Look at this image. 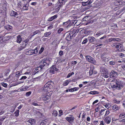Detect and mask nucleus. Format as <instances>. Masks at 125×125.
Wrapping results in <instances>:
<instances>
[{
	"label": "nucleus",
	"mask_w": 125,
	"mask_h": 125,
	"mask_svg": "<svg viewBox=\"0 0 125 125\" xmlns=\"http://www.w3.org/2000/svg\"><path fill=\"white\" fill-rule=\"evenodd\" d=\"M65 0H59V3L58 2L56 4L55 8V9L59 10L60 8L63 3H64Z\"/></svg>",
	"instance_id": "39448f33"
},
{
	"label": "nucleus",
	"mask_w": 125,
	"mask_h": 125,
	"mask_svg": "<svg viewBox=\"0 0 125 125\" xmlns=\"http://www.w3.org/2000/svg\"><path fill=\"white\" fill-rule=\"evenodd\" d=\"M86 115V114H85L84 113H83V114L82 115V118L83 120V118H85V116Z\"/></svg>",
	"instance_id": "052dcab7"
},
{
	"label": "nucleus",
	"mask_w": 125,
	"mask_h": 125,
	"mask_svg": "<svg viewBox=\"0 0 125 125\" xmlns=\"http://www.w3.org/2000/svg\"><path fill=\"white\" fill-rule=\"evenodd\" d=\"M51 88L47 84H45L44 85V87L43 88V90L44 91H48L49 90L48 89H50Z\"/></svg>",
	"instance_id": "2eb2a0df"
},
{
	"label": "nucleus",
	"mask_w": 125,
	"mask_h": 125,
	"mask_svg": "<svg viewBox=\"0 0 125 125\" xmlns=\"http://www.w3.org/2000/svg\"><path fill=\"white\" fill-rule=\"evenodd\" d=\"M29 41V40L28 39H27V40H26L25 41H23L22 42V43H25V44H27V42H28Z\"/></svg>",
	"instance_id": "6e6d98bb"
},
{
	"label": "nucleus",
	"mask_w": 125,
	"mask_h": 125,
	"mask_svg": "<svg viewBox=\"0 0 125 125\" xmlns=\"http://www.w3.org/2000/svg\"><path fill=\"white\" fill-rule=\"evenodd\" d=\"M77 22L78 21L76 20H72L70 22L69 25H70V26L75 25L77 23Z\"/></svg>",
	"instance_id": "dca6fc26"
},
{
	"label": "nucleus",
	"mask_w": 125,
	"mask_h": 125,
	"mask_svg": "<svg viewBox=\"0 0 125 125\" xmlns=\"http://www.w3.org/2000/svg\"><path fill=\"white\" fill-rule=\"evenodd\" d=\"M117 73L114 70H112L110 73V76L111 78L114 77L117 75Z\"/></svg>",
	"instance_id": "9d476101"
},
{
	"label": "nucleus",
	"mask_w": 125,
	"mask_h": 125,
	"mask_svg": "<svg viewBox=\"0 0 125 125\" xmlns=\"http://www.w3.org/2000/svg\"><path fill=\"white\" fill-rule=\"evenodd\" d=\"M39 30H37L33 32V36H34L36 34L39 33Z\"/></svg>",
	"instance_id": "c03bdc74"
},
{
	"label": "nucleus",
	"mask_w": 125,
	"mask_h": 125,
	"mask_svg": "<svg viewBox=\"0 0 125 125\" xmlns=\"http://www.w3.org/2000/svg\"><path fill=\"white\" fill-rule=\"evenodd\" d=\"M53 83V82H52L51 81H48L46 83V84H47L50 87L52 88V87H51V83Z\"/></svg>",
	"instance_id": "f704fd0d"
},
{
	"label": "nucleus",
	"mask_w": 125,
	"mask_h": 125,
	"mask_svg": "<svg viewBox=\"0 0 125 125\" xmlns=\"http://www.w3.org/2000/svg\"><path fill=\"white\" fill-rule=\"evenodd\" d=\"M52 115L54 117H56L58 115L57 111L55 110H52L51 112Z\"/></svg>",
	"instance_id": "4468645a"
},
{
	"label": "nucleus",
	"mask_w": 125,
	"mask_h": 125,
	"mask_svg": "<svg viewBox=\"0 0 125 125\" xmlns=\"http://www.w3.org/2000/svg\"><path fill=\"white\" fill-rule=\"evenodd\" d=\"M109 111H108L107 110L105 112V114L104 116L107 115L109 114Z\"/></svg>",
	"instance_id": "680f3d73"
},
{
	"label": "nucleus",
	"mask_w": 125,
	"mask_h": 125,
	"mask_svg": "<svg viewBox=\"0 0 125 125\" xmlns=\"http://www.w3.org/2000/svg\"><path fill=\"white\" fill-rule=\"evenodd\" d=\"M10 38V36H7L4 37L6 41L9 40Z\"/></svg>",
	"instance_id": "e433bc0d"
},
{
	"label": "nucleus",
	"mask_w": 125,
	"mask_h": 125,
	"mask_svg": "<svg viewBox=\"0 0 125 125\" xmlns=\"http://www.w3.org/2000/svg\"><path fill=\"white\" fill-rule=\"evenodd\" d=\"M49 63L50 61L48 59H44L40 62L39 65L42 69H45L47 68Z\"/></svg>",
	"instance_id": "f03ea898"
},
{
	"label": "nucleus",
	"mask_w": 125,
	"mask_h": 125,
	"mask_svg": "<svg viewBox=\"0 0 125 125\" xmlns=\"http://www.w3.org/2000/svg\"><path fill=\"white\" fill-rule=\"evenodd\" d=\"M102 67H104L105 66H106V67L107 65V59L105 57H103L102 58Z\"/></svg>",
	"instance_id": "6e6552de"
},
{
	"label": "nucleus",
	"mask_w": 125,
	"mask_h": 125,
	"mask_svg": "<svg viewBox=\"0 0 125 125\" xmlns=\"http://www.w3.org/2000/svg\"><path fill=\"white\" fill-rule=\"evenodd\" d=\"M91 17L89 16H86L83 19V21H87L91 19Z\"/></svg>",
	"instance_id": "412c9836"
},
{
	"label": "nucleus",
	"mask_w": 125,
	"mask_h": 125,
	"mask_svg": "<svg viewBox=\"0 0 125 125\" xmlns=\"http://www.w3.org/2000/svg\"><path fill=\"white\" fill-rule=\"evenodd\" d=\"M79 89L78 87H75L73 88H71L69 90L70 92H73L74 91H75L78 90Z\"/></svg>",
	"instance_id": "b1692460"
},
{
	"label": "nucleus",
	"mask_w": 125,
	"mask_h": 125,
	"mask_svg": "<svg viewBox=\"0 0 125 125\" xmlns=\"http://www.w3.org/2000/svg\"><path fill=\"white\" fill-rule=\"evenodd\" d=\"M27 122L30 123L31 125H33L35 123L34 120L31 118L27 120Z\"/></svg>",
	"instance_id": "a211bd4d"
},
{
	"label": "nucleus",
	"mask_w": 125,
	"mask_h": 125,
	"mask_svg": "<svg viewBox=\"0 0 125 125\" xmlns=\"http://www.w3.org/2000/svg\"><path fill=\"white\" fill-rule=\"evenodd\" d=\"M55 65L52 66L50 68V72L51 73H54L57 70V69Z\"/></svg>",
	"instance_id": "1a4fd4ad"
},
{
	"label": "nucleus",
	"mask_w": 125,
	"mask_h": 125,
	"mask_svg": "<svg viewBox=\"0 0 125 125\" xmlns=\"http://www.w3.org/2000/svg\"><path fill=\"white\" fill-rule=\"evenodd\" d=\"M32 104L33 105H34V106H38V104H37L36 103H33Z\"/></svg>",
	"instance_id": "774afa93"
},
{
	"label": "nucleus",
	"mask_w": 125,
	"mask_h": 125,
	"mask_svg": "<svg viewBox=\"0 0 125 125\" xmlns=\"http://www.w3.org/2000/svg\"><path fill=\"white\" fill-rule=\"evenodd\" d=\"M70 22V21H67L66 22H65L63 23V25H67L68 23Z\"/></svg>",
	"instance_id": "4d7b16f0"
},
{
	"label": "nucleus",
	"mask_w": 125,
	"mask_h": 125,
	"mask_svg": "<svg viewBox=\"0 0 125 125\" xmlns=\"http://www.w3.org/2000/svg\"><path fill=\"white\" fill-rule=\"evenodd\" d=\"M113 84L111 86V88H115L117 90H120L121 89V87L122 86L121 83L116 79L113 80L111 82Z\"/></svg>",
	"instance_id": "f257e3e1"
},
{
	"label": "nucleus",
	"mask_w": 125,
	"mask_h": 125,
	"mask_svg": "<svg viewBox=\"0 0 125 125\" xmlns=\"http://www.w3.org/2000/svg\"><path fill=\"white\" fill-rule=\"evenodd\" d=\"M120 108V107L119 106H118L116 104L114 105L113 106V110L116 111L119 109Z\"/></svg>",
	"instance_id": "393cba45"
},
{
	"label": "nucleus",
	"mask_w": 125,
	"mask_h": 125,
	"mask_svg": "<svg viewBox=\"0 0 125 125\" xmlns=\"http://www.w3.org/2000/svg\"><path fill=\"white\" fill-rule=\"evenodd\" d=\"M35 51H34L33 50H29L26 52V54L27 55H31L33 53H35Z\"/></svg>",
	"instance_id": "ddd939ff"
},
{
	"label": "nucleus",
	"mask_w": 125,
	"mask_h": 125,
	"mask_svg": "<svg viewBox=\"0 0 125 125\" xmlns=\"http://www.w3.org/2000/svg\"><path fill=\"white\" fill-rule=\"evenodd\" d=\"M27 44H25V43H22V45L24 48H25L26 46V45Z\"/></svg>",
	"instance_id": "69168bd1"
},
{
	"label": "nucleus",
	"mask_w": 125,
	"mask_h": 125,
	"mask_svg": "<svg viewBox=\"0 0 125 125\" xmlns=\"http://www.w3.org/2000/svg\"><path fill=\"white\" fill-rule=\"evenodd\" d=\"M121 121L123 124H125V119L121 120Z\"/></svg>",
	"instance_id": "e2e57ef3"
},
{
	"label": "nucleus",
	"mask_w": 125,
	"mask_h": 125,
	"mask_svg": "<svg viewBox=\"0 0 125 125\" xmlns=\"http://www.w3.org/2000/svg\"><path fill=\"white\" fill-rule=\"evenodd\" d=\"M51 34V32H46L44 34V35L45 37H47L49 36Z\"/></svg>",
	"instance_id": "72a5a7b5"
},
{
	"label": "nucleus",
	"mask_w": 125,
	"mask_h": 125,
	"mask_svg": "<svg viewBox=\"0 0 125 125\" xmlns=\"http://www.w3.org/2000/svg\"><path fill=\"white\" fill-rule=\"evenodd\" d=\"M112 41H113L112 38H111L109 39L106 40H105L104 41H103V42H104L106 43L111 42Z\"/></svg>",
	"instance_id": "7c9ffc66"
},
{
	"label": "nucleus",
	"mask_w": 125,
	"mask_h": 125,
	"mask_svg": "<svg viewBox=\"0 0 125 125\" xmlns=\"http://www.w3.org/2000/svg\"><path fill=\"white\" fill-rule=\"evenodd\" d=\"M99 110V111H100V112L102 111V109H101V110H100L99 107H97L95 109V111L96 112H97ZM100 113H101V112Z\"/></svg>",
	"instance_id": "864d4df0"
},
{
	"label": "nucleus",
	"mask_w": 125,
	"mask_h": 125,
	"mask_svg": "<svg viewBox=\"0 0 125 125\" xmlns=\"http://www.w3.org/2000/svg\"><path fill=\"white\" fill-rule=\"evenodd\" d=\"M27 78V77L26 76H23L21 78L20 80H24V79H26Z\"/></svg>",
	"instance_id": "09e8293b"
},
{
	"label": "nucleus",
	"mask_w": 125,
	"mask_h": 125,
	"mask_svg": "<svg viewBox=\"0 0 125 125\" xmlns=\"http://www.w3.org/2000/svg\"><path fill=\"white\" fill-rule=\"evenodd\" d=\"M106 103H104V101H102V104H103L105 106L106 108L108 109L109 107L110 104H106Z\"/></svg>",
	"instance_id": "a878e982"
},
{
	"label": "nucleus",
	"mask_w": 125,
	"mask_h": 125,
	"mask_svg": "<svg viewBox=\"0 0 125 125\" xmlns=\"http://www.w3.org/2000/svg\"><path fill=\"white\" fill-rule=\"evenodd\" d=\"M94 69H91L89 71V73L90 75H91L92 74H93V71H94Z\"/></svg>",
	"instance_id": "37998d69"
},
{
	"label": "nucleus",
	"mask_w": 125,
	"mask_h": 125,
	"mask_svg": "<svg viewBox=\"0 0 125 125\" xmlns=\"http://www.w3.org/2000/svg\"><path fill=\"white\" fill-rule=\"evenodd\" d=\"M87 60L91 63H93L94 65L96 64V62L95 60L93 58H92L89 56H86Z\"/></svg>",
	"instance_id": "423d86ee"
},
{
	"label": "nucleus",
	"mask_w": 125,
	"mask_h": 125,
	"mask_svg": "<svg viewBox=\"0 0 125 125\" xmlns=\"http://www.w3.org/2000/svg\"><path fill=\"white\" fill-rule=\"evenodd\" d=\"M120 46V44L119 43H117L116 44V48L118 49Z\"/></svg>",
	"instance_id": "bf43d9fd"
},
{
	"label": "nucleus",
	"mask_w": 125,
	"mask_h": 125,
	"mask_svg": "<svg viewBox=\"0 0 125 125\" xmlns=\"http://www.w3.org/2000/svg\"><path fill=\"white\" fill-rule=\"evenodd\" d=\"M63 29L62 28H60L58 29V32L59 33H60L63 30Z\"/></svg>",
	"instance_id": "a19ab883"
},
{
	"label": "nucleus",
	"mask_w": 125,
	"mask_h": 125,
	"mask_svg": "<svg viewBox=\"0 0 125 125\" xmlns=\"http://www.w3.org/2000/svg\"><path fill=\"white\" fill-rule=\"evenodd\" d=\"M88 39L90 42H93L96 41V39L93 36L88 37Z\"/></svg>",
	"instance_id": "f3484780"
},
{
	"label": "nucleus",
	"mask_w": 125,
	"mask_h": 125,
	"mask_svg": "<svg viewBox=\"0 0 125 125\" xmlns=\"http://www.w3.org/2000/svg\"><path fill=\"white\" fill-rule=\"evenodd\" d=\"M43 100L45 103L48 102L50 100V96L48 95L43 97Z\"/></svg>",
	"instance_id": "9b49d317"
},
{
	"label": "nucleus",
	"mask_w": 125,
	"mask_h": 125,
	"mask_svg": "<svg viewBox=\"0 0 125 125\" xmlns=\"http://www.w3.org/2000/svg\"><path fill=\"white\" fill-rule=\"evenodd\" d=\"M28 6L25 5L23 7V10H28Z\"/></svg>",
	"instance_id": "4c0bfd02"
},
{
	"label": "nucleus",
	"mask_w": 125,
	"mask_h": 125,
	"mask_svg": "<svg viewBox=\"0 0 125 125\" xmlns=\"http://www.w3.org/2000/svg\"><path fill=\"white\" fill-rule=\"evenodd\" d=\"M109 64L112 65H114L115 64V62L113 61L109 62Z\"/></svg>",
	"instance_id": "79ce46f5"
},
{
	"label": "nucleus",
	"mask_w": 125,
	"mask_h": 125,
	"mask_svg": "<svg viewBox=\"0 0 125 125\" xmlns=\"http://www.w3.org/2000/svg\"><path fill=\"white\" fill-rule=\"evenodd\" d=\"M98 101V100H96L94 101L93 103V104H95L97 103Z\"/></svg>",
	"instance_id": "338daca9"
},
{
	"label": "nucleus",
	"mask_w": 125,
	"mask_h": 125,
	"mask_svg": "<svg viewBox=\"0 0 125 125\" xmlns=\"http://www.w3.org/2000/svg\"><path fill=\"white\" fill-rule=\"evenodd\" d=\"M102 68V76L104 78H107L109 77V74L107 70L106 69L107 66L106 67L104 66Z\"/></svg>",
	"instance_id": "7ed1b4c3"
},
{
	"label": "nucleus",
	"mask_w": 125,
	"mask_h": 125,
	"mask_svg": "<svg viewBox=\"0 0 125 125\" xmlns=\"http://www.w3.org/2000/svg\"><path fill=\"white\" fill-rule=\"evenodd\" d=\"M20 75L21 73L19 72H16L15 76L16 77H17L18 76H20Z\"/></svg>",
	"instance_id": "58836bf2"
},
{
	"label": "nucleus",
	"mask_w": 125,
	"mask_h": 125,
	"mask_svg": "<svg viewBox=\"0 0 125 125\" xmlns=\"http://www.w3.org/2000/svg\"><path fill=\"white\" fill-rule=\"evenodd\" d=\"M71 82V81L69 80H66L64 82L63 84L64 86H66L69 83V82Z\"/></svg>",
	"instance_id": "bb28decb"
},
{
	"label": "nucleus",
	"mask_w": 125,
	"mask_h": 125,
	"mask_svg": "<svg viewBox=\"0 0 125 125\" xmlns=\"http://www.w3.org/2000/svg\"><path fill=\"white\" fill-rule=\"evenodd\" d=\"M5 28L6 29L10 31L12 29V27L10 25H8L5 26Z\"/></svg>",
	"instance_id": "4be33fe9"
},
{
	"label": "nucleus",
	"mask_w": 125,
	"mask_h": 125,
	"mask_svg": "<svg viewBox=\"0 0 125 125\" xmlns=\"http://www.w3.org/2000/svg\"><path fill=\"white\" fill-rule=\"evenodd\" d=\"M63 53L62 51H60L59 52V54L60 56H61L63 55Z\"/></svg>",
	"instance_id": "603ef678"
},
{
	"label": "nucleus",
	"mask_w": 125,
	"mask_h": 125,
	"mask_svg": "<svg viewBox=\"0 0 125 125\" xmlns=\"http://www.w3.org/2000/svg\"><path fill=\"white\" fill-rule=\"evenodd\" d=\"M63 115V113L62 111L61 110H60L59 111V115L60 116H61V115Z\"/></svg>",
	"instance_id": "de8ad7c7"
},
{
	"label": "nucleus",
	"mask_w": 125,
	"mask_h": 125,
	"mask_svg": "<svg viewBox=\"0 0 125 125\" xmlns=\"http://www.w3.org/2000/svg\"><path fill=\"white\" fill-rule=\"evenodd\" d=\"M63 61V59L61 57H58L57 62H58L59 63L62 62Z\"/></svg>",
	"instance_id": "2f4dec72"
},
{
	"label": "nucleus",
	"mask_w": 125,
	"mask_h": 125,
	"mask_svg": "<svg viewBox=\"0 0 125 125\" xmlns=\"http://www.w3.org/2000/svg\"><path fill=\"white\" fill-rule=\"evenodd\" d=\"M43 50H44V48L43 47H42L41 48V49L40 51L39 52H42L43 51Z\"/></svg>",
	"instance_id": "0e129e2a"
},
{
	"label": "nucleus",
	"mask_w": 125,
	"mask_h": 125,
	"mask_svg": "<svg viewBox=\"0 0 125 125\" xmlns=\"http://www.w3.org/2000/svg\"><path fill=\"white\" fill-rule=\"evenodd\" d=\"M90 1H87L85 2H84V3H83V5L84 6L85 5H87L89 4H90L92 3V2L91 1V2Z\"/></svg>",
	"instance_id": "c756f323"
},
{
	"label": "nucleus",
	"mask_w": 125,
	"mask_h": 125,
	"mask_svg": "<svg viewBox=\"0 0 125 125\" xmlns=\"http://www.w3.org/2000/svg\"><path fill=\"white\" fill-rule=\"evenodd\" d=\"M48 120L45 119L42 121L40 125H45L47 123Z\"/></svg>",
	"instance_id": "cd10ccee"
},
{
	"label": "nucleus",
	"mask_w": 125,
	"mask_h": 125,
	"mask_svg": "<svg viewBox=\"0 0 125 125\" xmlns=\"http://www.w3.org/2000/svg\"><path fill=\"white\" fill-rule=\"evenodd\" d=\"M102 34V33L101 31L98 32L96 34V35L98 36L101 35Z\"/></svg>",
	"instance_id": "5fc2aeb1"
},
{
	"label": "nucleus",
	"mask_w": 125,
	"mask_h": 125,
	"mask_svg": "<svg viewBox=\"0 0 125 125\" xmlns=\"http://www.w3.org/2000/svg\"><path fill=\"white\" fill-rule=\"evenodd\" d=\"M119 117L121 118L125 117V113L122 112L119 115Z\"/></svg>",
	"instance_id": "c85d7f7f"
},
{
	"label": "nucleus",
	"mask_w": 125,
	"mask_h": 125,
	"mask_svg": "<svg viewBox=\"0 0 125 125\" xmlns=\"http://www.w3.org/2000/svg\"><path fill=\"white\" fill-rule=\"evenodd\" d=\"M14 114H15V116H17L19 115V111L18 110H17L14 113Z\"/></svg>",
	"instance_id": "473e14b6"
},
{
	"label": "nucleus",
	"mask_w": 125,
	"mask_h": 125,
	"mask_svg": "<svg viewBox=\"0 0 125 125\" xmlns=\"http://www.w3.org/2000/svg\"><path fill=\"white\" fill-rule=\"evenodd\" d=\"M10 15L11 16H14L17 18L18 17L17 13L13 11H11L10 13Z\"/></svg>",
	"instance_id": "f8f14e48"
},
{
	"label": "nucleus",
	"mask_w": 125,
	"mask_h": 125,
	"mask_svg": "<svg viewBox=\"0 0 125 125\" xmlns=\"http://www.w3.org/2000/svg\"><path fill=\"white\" fill-rule=\"evenodd\" d=\"M98 93V92L95 91H93L90 92L89 94H97Z\"/></svg>",
	"instance_id": "c9c22d12"
},
{
	"label": "nucleus",
	"mask_w": 125,
	"mask_h": 125,
	"mask_svg": "<svg viewBox=\"0 0 125 125\" xmlns=\"http://www.w3.org/2000/svg\"><path fill=\"white\" fill-rule=\"evenodd\" d=\"M1 84L3 86L5 87H6L7 86V84L6 83H1Z\"/></svg>",
	"instance_id": "3c124183"
},
{
	"label": "nucleus",
	"mask_w": 125,
	"mask_h": 125,
	"mask_svg": "<svg viewBox=\"0 0 125 125\" xmlns=\"http://www.w3.org/2000/svg\"><path fill=\"white\" fill-rule=\"evenodd\" d=\"M57 17V15H54V16L49 18L48 19V21H51L54 19L56 18Z\"/></svg>",
	"instance_id": "aec40b11"
},
{
	"label": "nucleus",
	"mask_w": 125,
	"mask_h": 125,
	"mask_svg": "<svg viewBox=\"0 0 125 125\" xmlns=\"http://www.w3.org/2000/svg\"><path fill=\"white\" fill-rule=\"evenodd\" d=\"M39 71H40L42 69V68L40 67V66H39V67H38L36 68V71H37V72H38L39 71Z\"/></svg>",
	"instance_id": "a18cd8bd"
},
{
	"label": "nucleus",
	"mask_w": 125,
	"mask_h": 125,
	"mask_svg": "<svg viewBox=\"0 0 125 125\" xmlns=\"http://www.w3.org/2000/svg\"><path fill=\"white\" fill-rule=\"evenodd\" d=\"M88 41V40L87 39H86L84 40L82 43V44H85Z\"/></svg>",
	"instance_id": "49530a36"
},
{
	"label": "nucleus",
	"mask_w": 125,
	"mask_h": 125,
	"mask_svg": "<svg viewBox=\"0 0 125 125\" xmlns=\"http://www.w3.org/2000/svg\"><path fill=\"white\" fill-rule=\"evenodd\" d=\"M123 46L121 44H120V46L119 47L118 49V50L120 51H121L122 50H123Z\"/></svg>",
	"instance_id": "ea45409f"
},
{
	"label": "nucleus",
	"mask_w": 125,
	"mask_h": 125,
	"mask_svg": "<svg viewBox=\"0 0 125 125\" xmlns=\"http://www.w3.org/2000/svg\"><path fill=\"white\" fill-rule=\"evenodd\" d=\"M75 33V32L74 31H71L70 33H66V40L68 41L70 40L72 38V37Z\"/></svg>",
	"instance_id": "20e7f679"
},
{
	"label": "nucleus",
	"mask_w": 125,
	"mask_h": 125,
	"mask_svg": "<svg viewBox=\"0 0 125 125\" xmlns=\"http://www.w3.org/2000/svg\"><path fill=\"white\" fill-rule=\"evenodd\" d=\"M24 48L23 46H21L19 47L18 49V50L19 51H20L22 50Z\"/></svg>",
	"instance_id": "13d9d810"
},
{
	"label": "nucleus",
	"mask_w": 125,
	"mask_h": 125,
	"mask_svg": "<svg viewBox=\"0 0 125 125\" xmlns=\"http://www.w3.org/2000/svg\"><path fill=\"white\" fill-rule=\"evenodd\" d=\"M22 41L20 35H19L17 36V42L19 43H20Z\"/></svg>",
	"instance_id": "6ab92c4d"
},
{
	"label": "nucleus",
	"mask_w": 125,
	"mask_h": 125,
	"mask_svg": "<svg viewBox=\"0 0 125 125\" xmlns=\"http://www.w3.org/2000/svg\"><path fill=\"white\" fill-rule=\"evenodd\" d=\"M69 116L66 117L65 119L70 123H72L74 120V118L72 115H70Z\"/></svg>",
	"instance_id": "0eeeda50"
},
{
	"label": "nucleus",
	"mask_w": 125,
	"mask_h": 125,
	"mask_svg": "<svg viewBox=\"0 0 125 125\" xmlns=\"http://www.w3.org/2000/svg\"><path fill=\"white\" fill-rule=\"evenodd\" d=\"M31 94V92H27L26 94V95L27 96H29Z\"/></svg>",
	"instance_id": "8fccbe9b"
},
{
	"label": "nucleus",
	"mask_w": 125,
	"mask_h": 125,
	"mask_svg": "<svg viewBox=\"0 0 125 125\" xmlns=\"http://www.w3.org/2000/svg\"><path fill=\"white\" fill-rule=\"evenodd\" d=\"M104 121L107 124H109L111 121L110 118L108 116L105 119Z\"/></svg>",
	"instance_id": "5701e85b"
}]
</instances>
